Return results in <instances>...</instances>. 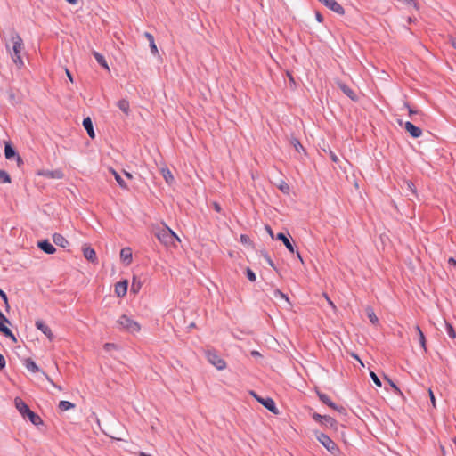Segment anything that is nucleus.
<instances>
[{"instance_id":"052dcab7","label":"nucleus","mask_w":456,"mask_h":456,"mask_svg":"<svg viewBox=\"0 0 456 456\" xmlns=\"http://www.w3.org/2000/svg\"><path fill=\"white\" fill-rule=\"evenodd\" d=\"M251 355H253V356H260L261 354H260V353L258 351H255L254 350V351L251 352Z\"/></svg>"},{"instance_id":"79ce46f5","label":"nucleus","mask_w":456,"mask_h":456,"mask_svg":"<svg viewBox=\"0 0 456 456\" xmlns=\"http://www.w3.org/2000/svg\"><path fill=\"white\" fill-rule=\"evenodd\" d=\"M405 185L407 189L412 192V194L416 193V188L414 183L411 181H405Z\"/></svg>"},{"instance_id":"ddd939ff","label":"nucleus","mask_w":456,"mask_h":456,"mask_svg":"<svg viewBox=\"0 0 456 456\" xmlns=\"http://www.w3.org/2000/svg\"><path fill=\"white\" fill-rule=\"evenodd\" d=\"M35 325L37 329L42 331L50 340H53V334L51 329L42 320H37Z\"/></svg>"},{"instance_id":"6ab92c4d","label":"nucleus","mask_w":456,"mask_h":456,"mask_svg":"<svg viewBox=\"0 0 456 456\" xmlns=\"http://www.w3.org/2000/svg\"><path fill=\"white\" fill-rule=\"evenodd\" d=\"M83 254L85 258L91 262H95L97 259L95 250L91 247L85 246L83 248Z\"/></svg>"},{"instance_id":"a211bd4d","label":"nucleus","mask_w":456,"mask_h":456,"mask_svg":"<svg viewBox=\"0 0 456 456\" xmlns=\"http://www.w3.org/2000/svg\"><path fill=\"white\" fill-rule=\"evenodd\" d=\"M338 87L340 88V90L346 95L348 96L351 100H354L355 101L357 99L356 97V94L354 93V91L350 88L348 86H346V84L344 83H338Z\"/></svg>"},{"instance_id":"a18cd8bd","label":"nucleus","mask_w":456,"mask_h":456,"mask_svg":"<svg viewBox=\"0 0 456 456\" xmlns=\"http://www.w3.org/2000/svg\"><path fill=\"white\" fill-rule=\"evenodd\" d=\"M6 365V361L3 354H0V370H3Z\"/></svg>"},{"instance_id":"3c124183","label":"nucleus","mask_w":456,"mask_h":456,"mask_svg":"<svg viewBox=\"0 0 456 456\" xmlns=\"http://www.w3.org/2000/svg\"><path fill=\"white\" fill-rule=\"evenodd\" d=\"M405 107L408 109V111H409V114L410 115H412V114H416L417 113V110H413L410 105L408 103H405Z\"/></svg>"},{"instance_id":"8fccbe9b","label":"nucleus","mask_w":456,"mask_h":456,"mask_svg":"<svg viewBox=\"0 0 456 456\" xmlns=\"http://www.w3.org/2000/svg\"><path fill=\"white\" fill-rule=\"evenodd\" d=\"M330 156L333 162L338 161V158L336 156V154L334 152L330 151Z\"/></svg>"},{"instance_id":"bb28decb","label":"nucleus","mask_w":456,"mask_h":456,"mask_svg":"<svg viewBox=\"0 0 456 456\" xmlns=\"http://www.w3.org/2000/svg\"><path fill=\"white\" fill-rule=\"evenodd\" d=\"M27 418H28L29 421L35 425V426H39L41 424H43V420L37 414L35 413L34 411H30L27 415H26Z\"/></svg>"},{"instance_id":"58836bf2","label":"nucleus","mask_w":456,"mask_h":456,"mask_svg":"<svg viewBox=\"0 0 456 456\" xmlns=\"http://www.w3.org/2000/svg\"><path fill=\"white\" fill-rule=\"evenodd\" d=\"M273 295L276 298L280 297L289 302V297L286 294L282 293L280 289H275Z\"/></svg>"},{"instance_id":"c9c22d12","label":"nucleus","mask_w":456,"mask_h":456,"mask_svg":"<svg viewBox=\"0 0 456 456\" xmlns=\"http://www.w3.org/2000/svg\"><path fill=\"white\" fill-rule=\"evenodd\" d=\"M290 143L292 144V146L295 148V150L298 152H300L301 151H305L302 144L300 143L299 140L293 137L290 141Z\"/></svg>"},{"instance_id":"5701e85b","label":"nucleus","mask_w":456,"mask_h":456,"mask_svg":"<svg viewBox=\"0 0 456 456\" xmlns=\"http://www.w3.org/2000/svg\"><path fill=\"white\" fill-rule=\"evenodd\" d=\"M110 172L113 175L116 182L120 186V188L127 190L128 186L126 183L124 181V179L121 177V175L112 167L110 168Z\"/></svg>"},{"instance_id":"f8f14e48","label":"nucleus","mask_w":456,"mask_h":456,"mask_svg":"<svg viewBox=\"0 0 456 456\" xmlns=\"http://www.w3.org/2000/svg\"><path fill=\"white\" fill-rule=\"evenodd\" d=\"M37 247L44 251L45 253L48 255H52L56 251V248L48 240H41L37 242Z\"/></svg>"},{"instance_id":"774afa93","label":"nucleus","mask_w":456,"mask_h":456,"mask_svg":"<svg viewBox=\"0 0 456 456\" xmlns=\"http://www.w3.org/2000/svg\"><path fill=\"white\" fill-rule=\"evenodd\" d=\"M452 45L456 49V39H452Z\"/></svg>"},{"instance_id":"ea45409f","label":"nucleus","mask_w":456,"mask_h":456,"mask_svg":"<svg viewBox=\"0 0 456 456\" xmlns=\"http://www.w3.org/2000/svg\"><path fill=\"white\" fill-rule=\"evenodd\" d=\"M419 344H420L421 347L423 348L424 352H426L427 351L426 338H425L423 332H420V334L419 336Z\"/></svg>"},{"instance_id":"b1692460","label":"nucleus","mask_w":456,"mask_h":456,"mask_svg":"<svg viewBox=\"0 0 456 456\" xmlns=\"http://www.w3.org/2000/svg\"><path fill=\"white\" fill-rule=\"evenodd\" d=\"M118 109L124 112L126 116L130 113L129 102L126 99H121L117 102Z\"/></svg>"},{"instance_id":"393cba45","label":"nucleus","mask_w":456,"mask_h":456,"mask_svg":"<svg viewBox=\"0 0 456 456\" xmlns=\"http://www.w3.org/2000/svg\"><path fill=\"white\" fill-rule=\"evenodd\" d=\"M4 321L0 320V332H2L5 337L12 338L13 341H16L14 334L8 327L4 324Z\"/></svg>"},{"instance_id":"0e129e2a","label":"nucleus","mask_w":456,"mask_h":456,"mask_svg":"<svg viewBox=\"0 0 456 456\" xmlns=\"http://www.w3.org/2000/svg\"><path fill=\"white\" fill-rule=\"evenodd\" d=\"M138 456H151V454H148V453H146V452H138Z\"/></svg>"},{"instance_id":"6e6d98bb","label":"nucleus","mask_w":456,"mask_h":456,"mask_svg":"<svg viewBox=\"0 0 456 456\" xmlns=\"http://www.w3.org/2000/svg\"><path fill=\"white\" fill-rule=\"evenodd\" d=\"M15 158H16V161H17L19 166L23 164V160H22V159L20 158V156L19 154Z\"/></svg>"},{"instance_id":"49530a36","label":"nucleus","mask_w":456,"mask_h":456,"mask_svg":"<svg viewBox=\"0 0 456 456\" xmlns=\"http://www.w3.org/2000/svg\"><path fill=\"white\" fill-rule=\"evenodd\" d=\"M428 393H429L431 403H432L433 407H436V399H435V395L433 394V391L431 389H429Z\"/></svg>"},{"instance_id":"f704fd0d","label":"nucleus","mask_w":456,"mask_h":456,"mask_svg":"<svg viewBox=\"0 0 456 456\" xmlns=\"http://www.w3.org/2000/svg\"><path fill=\"white\" fill-rule=\"evenodd\" d=\"M11 176L4 170H0V183H10Z\"/></svg>"},{"instance_id":"f03ea898","label":"nucleus","mask_w":456,"mask_h":456,"mask_svg":"<svg viewBox=\"0 0 456 456\" xmlns=\"http://www.w3.org/2000/svg\"><path fill=\"white\" fill-rule=\"evenodd\" d=\"M155 236L165 246L175 247L176 242L180 241V238L168 226L164 225L155 231Z\"/></svg>"},{"instance_id":"e2e57ef3","label":"nucleus","mask_w":456,"mask_h":456,"mask_svg":"<svg viewBox=\"0 0 456 456\" xmlns=\"http://www.w3.org/2000/svg\"><path fill=\"white\" fill-rule=\"evenodd\" d=\"M66 73H67V76H68L69 79L71 82H73V78H72V76H71L70 72H69L68 69H66Z\"/></svg>"},{"instance_id":"4be33fe9","label":"nucleus","mask_w":456,"mask_h":456,"mask_svg":"<svg viewBox=\"0 0 456 456\" xmlns=\"http://www.w3.org/2000/svg\"><path fill=\"white\" fill-rule=\"evenodd\" d=\"M120 258L123 262L129 265L132 261V250L130 248H124L120 251Z\"/></svg>"},{"instance_id":"69168bd1","label":"nucleus","mask_w":456,"mask_h":456,"mask_svg":"<svg viewBox=\"0 0 456 456\" xmlns=\"http://www.w3.org/2000/svg\"><path fill=\"white\" fill-rule=\"evenodd\" d=\"M266 260H267L268 264H269L271 266H273V263L272 259H271L268 256H266Z\"/></svg>"},{"instance_id":"1a4fd4ad","label":"nucleus","mask_w":456,"mask_h":456,"mask_svg":"<svg viewBox=\"0 0 456 456\" xmlns=\"http://www.w3.org/2000/svg\"><path fill=\"white\" fill-rule=\"evenodd\" d=\"M318 397H319L320 401L322 402L327 406H329L336 411H344V408L341 406L339 407L336 403H334L328 395H326L324 393L318 392Z\"/></svg>"},{"instance_id":"9d476101","label":"nucleus","mask_w":456,"mask_h":456,"mask_svg":"<svg viewBox=\"0 0 456 456\" xmlns=\"http://www.w3.org/2000/svg\"><path fill=\"white\" fill-rule=\"evenodd\" d=\"M404 129L413 137V138H419L422 134L421 128L416 126L411 122L407 121L404 125Z\"/></svg>"},{"instance_id":"f257e3e1","label":"nucleus","mask_w":456,"mask_h":456,"mask_svg":"<svg viewBox=\"0 0 456 456\" xmlns=\"http://www.w3.org/2000/svg\"><path fill=\"white\" fill-rule=\"evenodd\" d=\"M11 41L12 43V52L11 57L12 61L17 65L18 68L24 66V61L21 58V52L23 50V40L17 32H13L11 36Z\"/></svg>"},{"instance_id":"603ef678","label":"nucleus","mask_w":456,"mask_h":456,"mask_svg":"<svg viewBox=\"0 0 456 456\" xmlns=\"http://www.w3.org/2000/svg\"><path fill=\"white\" fill-rule=\"evenodd\" d=\"M0 320L4 321V322L9 323V320L5 317V315L3 314V312L0 310Z\"/></svg>"},{"instance_id":"680f3d73","label":"nucleus","mask_w":456,"mask_h":456,"mask_svg":"<svg viewBox=\"0 0 456 456\" xmlns=\"http://www.w3.org/2000/svg\"><path fill=\"white\" fill-rule=\"evenodd\" d=\"M415 330H416V331L418 333V336H419L420 332H422L420 327L419 325H417V326H415Z\"/></svg>"},{"instance_id":"2eb2a0df","label":"nucleus","mask_w":456,"mask_h":456,"mask_svg":"<svg viewBox=\"0 0 456 456\" xmlns=\"http://www.w3.org/2000/svg\"><path fill=\"white\" fill-rule=\"evenodd\" d=\"M39 175L51 179H61L63 177L62 171L58 169L42 171L39 173Z\"/></svg>"},{"instance_id":"c85d7f7f","label":"nucleus","mask_w":456,"mask_h":456,"mask_svg":"<svg viewBox=\"0 0 456 456\" xmlns=\"http://www.w3.org/2000/svg\"><path fill=\"white\" fill-rule=\"evenodd\" d=\"M4 155L7 159H11L18 155L15 149L9 143L5 144L4 147Z\"/></svg>"},{"instance_id":"5fc2aeb1","label":"nucleus","mask_w":456,"mask_h":456,"mask_svg":"<svg viewBox=\"0 0 456 456\" xmlns=\"http://www.w3.org/2000/svg\"><path fill=\"white\" fill-rule=\"evenodd\" d=\"M387 380L389 381L391 387L397 392H400V389L398 388V387L393 382L391 381L390 379H387Z\"/></svg>"},{"instance_id":"a19ab883","label":"nucleus","mask_w":456,"mask_h":456,"mask_svg":"<svg viewBox=\"0 0 456 456\" xmlns=\"http://www.w3.org/2000/svg\"><path fill=\"white\" fill-rule=\"evenodd\" d=\"M370 375L372 381L375 383V385L378 387H381V381L379 379V377L376 375V373H374L373 371H370Z\"/></svg>"},{"instance_id":"37998d69","label":"nucleus","mask_w":456,"mask_h":456,"mask_svg":"<svg viewBox=\"0 0 456 456\" xmlns=\"http://www.w3.org/2000/svg\"><path fill=\"white\" fill-rule=\"evenodd\" d=\"M279 189L284 192V193H289V186L285 183V182H282L280 185H279Z\"/></svg>"},{"instance_id":"39448f33","label":"nucleus","mask_w":456,"mask_h":456,"mask_svg":"<svg viewBox=\"0 0 456 456\" xmlns=\"http://www.w3.org/2000/svg\"><path fill=\"white\" fill-rule=\"evenodd\" d=\"M208 361L217 370H224L226 367L225 361L221 358L215 351H208L206 354Z\"/></svg>"},{"instance_id":"e433bc0d","label":"nucleus","mask_w":456,"mask_h":456,"mask_svg":"<svg viewBox=\"0 0 456 456\" xmlns=\"http://www.w3.org/2000/svg\"><path fill=\"white\" fill-rule=\"evenodd\" d=\"M408 6H412L415 10L419 9V4L415 0H397Z\"/></svg>"},{"instance_id":"a878e982","label":"nucleus","mask_w":456,"mask_h":456,"mask_svg":"<svg viewBox=\"0 0 456 456\" xmlns=\"http://www.w3.org/2000/svg\"><path fill=\"white\" fill-rule=\"evenodd\" d=\"M94 57L95 58L96 61L105 69L110 70L109 65L102 54L100 53L94 51L93 53Z\"/></svg>"},{"instance_id":"dca6fc26","label":"nucleus","mask_w":456,"mask_h":456,"mask_svg":"<svg viewBox=\"0 0 456 456\" xmlns=\"http://www.w3.org/2000/svg\"><path fill=\"white\" fill-rule=\"evenodd\" d=\"M275 239L278 240H281L289 252H291V253L295 252V248L292 245V243L290 242V240H289V237L287 235H285L282 232H280L276 235Z\"/></svg>"},{"instance_id":"473e14b6","label":"nucleus","mask_w":456,"mask_h":456,"mask_svg":"<svg viewBox=\"0 0 456 456\" xmlns=\"http://www.w3.org/2000/svg\"><path fill=\"white\" fill-rule=\"evenodd\" d=\"M142 288V283L140 281L136 280L134 277L132 281V284H131V292H133L134 294H136L140 291Z\"/></svg>"},{"instance_id":"9b49d317","label":"nucleus","mask_w":456,"mask_h":456,"mask_svg":"<svg viewBox=\"0 0 456 456\" xmlns=\"http://www.w3.org/2000/svg\"><path fill=\"white\" fill-rule=\"evenodd\" d=\"M313 419L322 424H324L327 426L330 425V427L334 426L336 423V420L333 418H331L328 415H321L316 412H314L313 414Z\"/></svg>"},{"instance_id":"7c9ffc66","label":"nucleus","mask_w":456,"mask_h":456,"mask_svg":"<svg viewBox=\"0 0 456 456\" xmlns=\"http://www.w3.org/2000/svg\"><path fill=\"white\" fill-rule=\"evenodd\" d=\"M25 366L31 372H37L40 370L38 366L36 364V362L31 359L26 360Z\"/></svg>"},{"instance_id":"0eeeda50","label":"nucleus","mask_w":456,"mask_h":456,"mask_svg":"<svg viewBox=\"0 0 456 456\" xmlns=\"http://www.w3.org/2000/svg\"><path fill=\"white\" fill-rule=\"evenodd\" d=\"M321 3L339 15H343L345 13V10L342 5L335 0H322Z\"/></svg>"},{"instance_id":"6e6552de","label":"nucleus","mask_w":456,"mask_h":456,"mask_svg":"<svg viewBox=\"0 0 456 456\" xmlns=\"http://www.w3.org/2000/svg\"><path fill=\"white\" fill-rule=\"evenodd\" d=\"M14 404L17 411L20 413V415L23 418H26V415L31 411L28 404L20 397L15 398Z\"/></svg>"},{"instance_id":"13d9d810","label":"nucleus","mask_w":456,"mask_h":456,"mask_svg":"<svg viewBox=\"0 0 456 456\" xmlns=\"http://www.w3.org/2000/svg\"><path fill=\"white\" fill-rule=\"evenodd\" d=\"M43 374L45 376L46 379L53 385V386H55V383L53 381V379L48 376L46 375L44 371H43Z\"/></svg>"},{"instance_id":"72a5a7b5","label":"nucleus","mask_w":456,"mask_h":456,"mask_svg":"<svg viewBox=\"0 0 456 456\" xmlns=\"http://www.w3.org/2000/svg\"><path fill=\"white\" fill-rule=\"evenodd\" d=\"M444 324H445V331L447 333V335L451 338H456V332L454 330V328L452 327V325L444 321Z\"/></svg>"},{"instance_id":"c756f323","label":"nucleus","mask_w":456,"mask_h":456,"mask_svg":"<svg viewBox=\"0 0 456 456\" xmlns=\"http://www.w3.org/2000/svg\"><path fill=\"white\" fill-rule=\"evenodd\" d=\"M366 314H367V316L370 320V322L372 323V324H378L379 323V318L376 316L373 309L370 306H368L366 308Z\"/></svg>"},{"instance_id":"aec40b11","label":"nucleus","mask_w":456,"mask_h":456,"mask_svg":"<svg viewBox=\"0 0 456 456\" xmlns=\"http://www.w3.org/2000/svg\"><path fill=\"white\" fill-rule=\"evenodd\" d=\"M83 126L86 130L88 135L90 138L94 139L95 137V134L94 131V126L91 118L89 117L84 118L83 120Z\"/></svg>"},{"instance_id":"338daca9","label":"nucleus","mask_w":456,"mask_h":456,"mask_svg":"<svg viewBox=\"0 0 456 456\" xmlns=\"http://www.w3.org/2000/svg\"><path fill=\"white\" fill-rule=\"evenodd\" d=\"M124 174H125V175H126L127 178H129V179H132V178H133V176H132V175H131L130 173H128V172L125 171V172H124Z\"/></svg>"},{"instance_id":"412c9836","label":"nucleus","mask_w":456,"mask_h":456,"mask_svg":"<svg viewBox=\"0 0 456 456\" xmlns=\"http://www.w3.org/2000/svg\"><path fill=\"white\" fill-rule=\"evenodd\" d=\"M144 37L147 38L150 45L151 52L153 55H157L159 53L158 47L155 44L154 37L150 32H144Z\"/></svg>"},{"instance_id":"de8ad7c7","label":"nucleus","mask_w":456,"mask_h":456,"mask_svg":"<svg viewBox=\"0 0 456 456\" xmlns=\"http://www.w3.org/2000/svg\"><path fill=\"white\" fill-rule=\"evenodd\" d=\"M213 208L214 209L218 212V213H221L222 212V208L220 206V204H218L217 202H214L213 203Z\"/></svg>"},{"instance_id":"c03bdc74","label":"nucleus","mask_w":456,"mask_h":456,"mask_svg":"<svg viewBox=\"0 0 456 456\" xmlns=\"http://www.w3.org/2000/svg\"><path fill=\"white\" fill-rule=\"evenodd\" d=\"M0 297H2V299L4 300V304L6 305V307L9 306L8 305V298H7V296L6 294L2 290L0 289Z\"/></svg>"},{"instance_id":"09e8293b","label":"nucleus","mask_w":456,"mask_h":456,"mask_svg":"<svg viewBox=\"0 0 456 456\" xmlns=\"http://www.w3.org/2000/svg\"><path fill=\"white\" fill-rule=\"evenodd\" d=\"M448 264H449L450 265H452V266H453V267H455V268H456V259H455V258H453V257H450V258L448 259Z\"/></svg>"},{"instance_id":"864d4df0","label":"nucleus","mask_w":456,"mask_h":456,"mask_svg":"<svg viewBox=\"0 0 456 456\" xmlns=\"http://www.w3.org/2000/svg\"><path fill=\"white\" fill-rule=\"evenodd\" d=\"M248 237L247 235H245V234H241V235H240V241H241L242 243H247V242H248Z\"/></svg>"},{"instance_id":"bf43d9fd","label":"nucleus","mask_w":456,"mask_h":456,"mask_svg":"<svg viewBox=\"0 0 456 456\" xmlns=\"http://www.w3.org/2000/svg\"><path fill=\"white\" fill-rule=\"evenodd\" d=\"M266 230H267L268 233L270 234V236L273 239H274V236H273V231H272L271 227L270 226H266Z\"/></svg>"},{"instance_id":"2f4dec72","label":"nucleus","mask_w":456,"mask_h":456,"mask_svg":"<svg viewBox=\"0 0 456 456\" xmlns=\"http://www.w3.org/2000/svg\"><path fill=\"white\" fill-rule=\"evenodd\" d=\"M75 407V404L69 402V401H61L59 403V409L62 411H69L70 409H73Z\"/></svg>"},{"instance_id":"cd10ccee","label":"nucleus","mask_w":456,"mask_h":456,"mask_svg":"<svg viewBox=\"0 0 456 456\" xmlns=\"http://www.w3.org/2000/svg\"><path fill=\"white\" fill-rule=\"evenodd\" d=\"M160 171H161V175H162L163 178L165 179V181L167 182V183L172 184L175 182V178H174L171 171L167 167H162Z\"/></svg>"},{"instance_id":"4468645a","label":"nucleus","mask_w":456,"mask_h":456,"mask_svg":"<svg viewBox=\"0 0 456 456\" xmlns=\"http://www.w3.org/2000/svg\"><path fill=\"white\" fill-rule=\"evenodd\" d=\"M127 281H118L115 285V293L118 297H124L127 292Z\"/></svg>"},{"instance_id":"4d7b16f0","label":"nucleus","mask_w":456,"mask_h":456,"mask_svg":"<svg viewBox=\"0 0 456 456\" xmlns=\"http://www.w3.org/2000/svg\"><path fill=\"white\" fill-rule=\"evenodd\" d=\"M316 20L319 21V22H322L323 20V18L322 16V14L320 12H316Z\"/></svg>"},{"instance_id":"7ed1b4c3","label":"nucleus","mask_w":456,"mask_h":456,"mask_svg":"<svg viewBox=\"0 0 456 456\" xmlns=\"http://www.w3.org/2000/svg\"><path fill=\"white\" fill-rule=\"evenodd\" d=\"M117 328L132 334L139 332L141 330L140 324L126 314H123L118 319Z\"/></svg>"},{"instance_id":"423d86ee","label":"nucleus","mask_w":456,"mask_h":456,"mask_svg":"<svg viewBox=\"0 0 456 456\" xmlns=\"http://www.w3.org/2000/svg\"><path fill=\"white\" fill-rule=\"evenodd\" d=\"M254 396L268 411H270L271 412H273L274 414L278 413V409L275 405V403L271 397L262 398V397L257 396L256 394H254Z\"/></svg>"},{"instance_id":"20e7f679","label":"nucleus","mask_w":456,"mask_h":456,"mask_svg":"<svg viewBox=\"0 0 456 456\" xmlns=\"http://www.w3.org/2000/svg\"><path fill=\"white\" fill-rule=\"evenodd\" d=\"M316 439L334 456H339L341 452L335 442L324 433H316Z\"/></svg>"},{"instance_id":"4c0bfd02","label":"nucleus","mask_w":456,"mask_h":456,"mask_svg":"<svg viewBox=\"0 0 456 456\" xmlns=\"http://www.w3.org/2000/svg\"><path fill=\"white\" fill-rule=\"evenodd\" d=\"M246 275H247V278L250 281H256V273L250 269V268H247L246 270Z\"/></svg>"},{"instance_id":"f3484780","label":"nucleus","mask_w":456,"mask_h":456,"mask_svg":"<svg viewBox=\"0 0 456 456\" xmlns=\"http://www.w3.org/2000/svg\"><path fill=\"white\" fill-rule=\"evenodd\" d=\"M53 241L55 245L61 247L63 248H67L69 245L66 238L60 233H54L53 235Z\"/></svg>"}]
</instances>
